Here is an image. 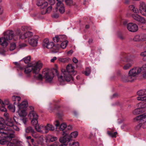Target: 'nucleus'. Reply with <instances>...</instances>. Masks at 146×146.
<instances>
[{"label":"nucleus","mask_w":146,"mask_h":146,"mask_svg":"<svg viewBox=\"0 0 146 146\" xmlns=\"http://www.w3.org/2000/svg\"><path fill=\"white\" fill-rule=\"evenodd\" d=\"M74 68L71 64H68L66 67V70L61 69L62 75L58 77L59 81L62 82L65 81L67 82L73 81L72 75H75L76 73V72L74 70Z\"/></svg>","instance_id":"1"},{"label":"nucleus","mask_w":146,"mask_h":146,"mask_svg":"<svg viewBox=\"0 0 146 146\" xmlns=\"http://www.w3.org/2000/svg\"><path fill=\"white\" fill-rule=\"evenodd\" d=\"M141 71V68L134 67L129 71L128 76H123L122 77L121 80L124 82H133L134 81L135 78L140 74Z\"/></svg>","instance_id":"2"},{"label":"nucleus","mask_w":146,"mask_h":146,"mask_svg":"<svg viewBox=\"0 0 146 146\" xmlns=\"http://www.w3.org/2000/svg\"><path fill=\"white\" fill-rule=\"evenodd\" d=\"M43 64L40 61H34L32 62L29 67L23 68L22 70H24V73L29 76L31 71L34 74H38L40 70L42 68Z\"/></svg>","instance_id":"3"},{"label":"nucleus","mask_w":146,"mask_h":146,"mask_svg":"<svg viewBox=\"0 0 146 146\" xmlns=\"http://www.w3.org/2000/svg\"><path fill=\"white\" fill-rule=\"evenodd\" d=\"M3 139L0 140V144L1 145H6L7 146H21V142L15 139L13 134L7 136Z\"/></svg>","instance_id":"4"},{"label":"nucleus","mask_w":146,"mask_h":146,"mask_svg":"<svg viewBox=\"0 0 146 146\" xmlns=\"http://www.w3.org/2000/svg\"><path fill=\"white\" fill-rule=\"evenodd\" d=\"M15 34L13 32L10 30L6 31L4 33V36L0 38V44L3 46L6 47L8 45L7 40H10L13 38L14 40L15 39Z\"/></svg>","instance_id":"5"},{"label":"nucleus","mask_w":146,"mask_h":146,"mask_svg":"<svg viewBox=\"0 0 146 146\" xmlns=\"http://www.w3.org/2000/svg\"><path fill=\"white\" fill-rule=\"evenodd\" d=\"M138 106V108L133 111L134 114H139L146 111V103L141 102L139 104Z\"/></svg>","instance_id":"6"},{"label":"nucleus","mask_w":146,"mask_h":146,"mask_svg":"<svg viewBox=\"0 0 146 146\" xmlns=\"http://www.w3.org/2000/svg\"><path fill=\"white\" fill-rule=\"evenodd\" d=\"M43 74L44 77L47 82H50L52 81L54 76V75L51 70H46L43 72Z\"/></svg>","instance_id":"7"},{"label":"nucleus","mask_w":146,"mask_h":146,"mask_svg":"<svg viewBox=\"0 0 146 146\" xmlns=\"http://www.w3.org/2000/svg\"><path fill=\"white\" fill-rule=\"evenodd\" d=\"M21 33L20 31L18 30L15 32V36L16 38H17L18 36L19 35L20 38L21 39H24L26 38L31 36L33 35V33L31 32L28 31L26 32L22 35H21Z\"/></svg>","instance_id":"8"},{"label":"nucleus","mask_w":146,"mask_h":146,"mask_svg":"<svg viewBox=\"0 0 146 146\" xmlns=\"http://www.w3.org/2000/svg\"><path fill=\"white\" fill-rule=\"evenodd\" d=\"M137 94L139 96L137 98L138 100L145 101L146 100V90H141L138 91Z\"/></svg>","instance_id":"9"},{"label":"nucleus","mask_w":146,"mask_h":146,"mask_svg":"<svg viewBox=\"0 0 146 146\" xmlns=\"http://www.w3.org/2000/svg\"><path fill=\"white\" fill-rule=\"evenodd\" d=\"M127 28L128 30L131 32H135L138 30L137 25L133 23H129L127 25Z\"/></svg>","instance_id":"10"},{"label":"nucleus","mask_w":146,"mask_h":146,"mask_svg":"<svg viewBox=\"0 0 146 146\" xmlns=\"http://www.w3.org/2000/svg\"><path fill=\"white\" fill-rule=\"evenodd\" d=\"M38 38V36H35L29 39V42L30 45L33 46H36L37 45Z\"/></svg>","instance_id":"11"},{"label":"nucleus","mask_w":146,"mask_h":146,"mask_svg":"<svg viewBox=\"0 0 146 146\" xmlns=\"http://www.w3.org/2000/svg\"><path fill=\"white\" fill-rule=\"evenodd\" d=\"M68 43V41L67 40H66L63 42L61 43L60 45L59 44H57L55 46V47H56V50L53 51V52L54 53H56L58 52V50L60 49V48H62L64 49L66 48L67 45Z\"/></svg>","instance_id":"12"},{"label":"nucleus","mask_w":146,"mask_h":146,"mask_svg":"<svg viewBox=\"0 0 146 146\" xmlns=\"http://www.w3.org/2000/svg\"><path fill=\"white\" fill-rule=\"evenodd\" d=\"M62 135L63 137H60L59 139V141L60 143L64 144L67 141H70V139L69 138H68V136L67 133L63 132Z\"/></svg>","instance_id":"13"},{"label":"nucleus","mask_w":146,"mask_h":146,"mask_svg":"<svg viewBox=\"0 0 146 146\" xmlns=\"http://www.w3.org/2000/svg\"><path fill=\"white\" fill-rule=\"evenodd\" d=\"M29 108L31 110L30 112L29 115V117H30L32 119H38V115L36 112L34 110V107L32 106H30Z\"/></svg>","instance_id":"14"},{"label":"nucleus","mask_w":146,"mask_h":146,"mask_svg":"<svg viewBox=\"0 0 146 146\" xmlns=\"http://www.w3.org/2000/svg\"><path fill=\"white\" fill-rule=\"evenodd\" d=\"M56 8L58 9L59 12L62 14L64 13L65 11V9L63 3L58 1L56 4Z\"/></svg>","instance_id":"15"},{"label":"nucleus","mask_w":146,"mask_h":146,"mask_svg":"<svg viewBox=\"0 0 146 146\" xmlns=\"http://www.w3.org/2000/svg\"><path fill=\"white\" fill-rule=\"evenodd\" d=\"M132 17L135 20L141 23H145V20L143 17L138 14H133L132 15Z\"/></svg>","instance_id":"16"},{"label":"nucleus","mask_w":146,"mask_h":146,"mask_svg":"<svg viewBox=\"0 0 146 146\" xmlns=\"http://www.w3.org/2000/svg\"><path fill=\"white\" fill-rule=\"evenodd\" d=\"M66 39V36L64 35H56L53 38V40L55 42H63Z\"/></svg>","instance_id":"17"},{"label":"nucleus","mask_w":146,"mask_h":146,"mask_svg":"<svg viewBox=\"0 0 146 146\" xmlns=\"http://www.w3.org/2000/svg\"><path fill=\"white\" fill-rule=\"evenodd\" d=\"M4 127V125H2V126L1 125L0 123V137H1V136L3 135H7V136L10 135L12 134L9 132H7V129L6 128Z\"/></svg>","instance_id":"18"},{"label":"nucleus","mask_w":146,"mask_h":146,"mask_svg":"<svg viewBox=\"0 0 146 146\" xmlns=\"http://www.w3.org/2000/svg\"><path fill=\"white\" fill-rule=\"evenodd\" d=\"M36 5L38 6H41L42 8L44 9L47 6L48 3L44 0H38Z\"/></svg>","instance_id":"19"},{"label":"nucleus","mask_w":146,"mask_h":146,"mask_svg":"<svg viewBox=\"0 0 146 146\" xmlns=\"http://www.w3.org/2000/svg\"><path fill=\"white\" fill-rule=\"evenodd\" d=\"M134 119L136 121H140L146 122V113L141 114L137 116Z\"/></svg>","instance_id":"20"},{"label":"nucleus","mask_w":146,"mask_h":146,"mask_svg":"<svg viewBox=\"0 0 146 146\" xmlns=\"http://www.w3.org/2000/svg\"><path fill=\"white\" fill-rule=\"evenodd\" d=\"M6 123L7 126L5 128L9 127V129L10 128H12V126L14 124L13 119L11 117L8 118L6 120Z\"/></svg>","instance_id":"21"},{"label":"nucleus","mask_w":146,"mask_h":146,"mask_svg":"<svg viewBox=\"0 0 146 146\" xmlns=\"http://www.w3.org/2000/svg\"><path fill=\"white\" fill-rule=\"evenodd\" d=\"M146 9V5L145 3L143 2H141L140 3L139 10L140 13L142 15L143 12Z\"/></svg>","instance_id":"22"},{"label":"nucleus","mask_w":146,"mask_h":146,"mask_svg":"<svg viewBox=\"0 0 146 146\" xmlns=\"http://www.w3.org/2000/svg\"><path fill=\"white\" fill-rule=\"evenodd\" d=\"M9 127H8L6 128L7 129V132H9L11 133H13L14 135V137H15V135L14 134V131L13 130V129H14V130L18 131L19 130V128L16 125H13L12 126V128H10L9 129Z\"/></svg>","instance_id":"23"},{"label":"nucleus","mask_w":146,"mask_h":146,"mask_svg":"<svg viewBox=\"0 0 146 146\" xmlns=\"http://www.w3.org/2000/svg\"><path fill=\"white\" fill-rule=\"evenodd\" d=\"M146 36V35H136L133 38V40L135 41H138L142 40H145L146 39L144 38L145 36Z\"/></svg>","instance_id":"24"},{"label":"nucleus","mask_w":146,"mask_h":146,"mask_svg":"<svg viewBox=\"0 0 146 146\" xmlns=\"http://www.w3.org/2000/svg\"><path fill=\"white\" fill-rule=\"evenodd\" d=\"M28 102L26 101L23 102L20 104L18 105L19 109H24L28 106Z\"/></svg>","instance_id":"25"},{"label":"nucleus","mask_w":146,"mask_h":146,"mask_svg":"<svg viewBox=\"0 0 146 146\" xmlns=\"http://www.w3.org/2000/svg\"><path fill=\"white\" fill-rule=\"evenodd\" d=\"M12 99L13 101H14V104H19V102L21 100V98L20 96H14L12 97Z\"/></svg>","instance_id":"26"},{"label":"nucleus","mask_w":146,"mask_h":146,"mask_svg":"<svg viewBox=\"0 0 146 146\" xmlns=\"http://www.w3.org/2000/svg\"><path fill=\"white\" fill-rule=\"evenodd\" d=\"M52 8V6H49L47 9H44L41 11V13L42 14H45L47 13H49L50 12Z\"/></svg>","instance_id":"27"},{"label":"nucleus","mask_w":146,"mask_h":146,"mask_svg":"<svg viewBox=\"0 0 146 146\" xmlns=\"http://www.w3.org/2000/svg\"><path fill=\"white\" fill-rule=\"evenodd\" d=\"M54 44V42H50L45 47L48 49H51L54 47L53 49H55L54 51L56 50V47H55ZM53 51H54L53 50ZM53 51V50H52Z\"/></svg>","instance_id":"28"},{"label":"nucleus","mask_w":146,"mask_h":146,"mask_svg":"<svg viewBox=\"0 0 146 146\" xmlns=\"http://www.w3.org/2000/svg\"><path fill=\"white\" fill-rule=\"evenodd\" d=\"M18 112L19 115L21 116H25L27 115L26 111L24 110V109H19Z\"/></svg>","instance_id":"29"},{"label":"nucleus","mask_w":146,"mask_h":146,"mask_svg":"<svg viewBox=\"0 0 146 146\" xmlns=\"http://www.w3.org/2000/svg\"><path fill=\"white\" fill-rule=\"evenodd\" d=\"M78 132L77 131H74L71 133L69 136L70 139H71V138H76L78 136Z\"/></svg>","instance_id":"30"},{"label":"nucleus","mask_w":146,"mask_h":146,"mask_svg":"<svg viewBox=\"0 0 146 146\" xmlns=\"http://www.w3.org/2000/svg\"><path fill=\"white\" fill-rule=\"evenodd\" d=\"M17 46L15 43L14 42H11L10 44L9 50L11 51H13L15 49Z\"/></svg>","instance_id":"31"},{"label":"nucleus","mask_w":146,"mask_h":146,"mask_svg":"<svg viewBox=\"0 0 146 146\" xmlns=\"http://www.w3.org/2000/svg\"><path fill=\"white\" fill-rule=\"evenodd\" d=\"M107 133L109 136L113 138H116L117 134V132H115L113 133L110 131H108Z\"/></svg>","instance_id":"32"},{"label":"nucleus","mask_w":146,"mask_h":146,"mask_svg":"<svg viewBox=\"0 0 146 146\" xmlns=\"http://www.w3.org/2000/svg\"><path fill=\"white\" fill-rule=\"evenodd\" d=\"M141 68L143 71V76L144 78L146 79V64H143Z\"/></svg>","instance_id":"33"},{"label":"nucleus","mask_w":146,"mask_h":146,"mask_svg":"<svg viewBox=\"0 0 146 146\" xmlns=\"http://www.w3.org/2000/svg\"><path fill=\"white\" fill-rule=\"evenodd\" d=\"M42 125H39V124L35 126V128L36 130L38 132H42Z\"/></svg>","instance_id":"34"},{"label":"nucleus","mask_w":146,"mask_h":146,"mask_svg":"<svg viewBox=\"0 0 146 146\" xmlns=\"http://www.w3.org/2000/svg\"><path fill=\"white\" fill-rule=\"evenodd\" d=\"M38 144L41 145H43L44 144V139L43 137L40 136L39 138Z\"/></svg>","instance_id":"35"},{"label":"nucleus","mask_w":146,"mask_h":146,"mask_svg":"<svg viewBox=\"0 0 146 146\" xmlns=\"http://www.w3.org/2000/svg\"><path fill=\"white\" fill-rule=\"evenodd\" d=\"M34 131V129L30 126L27 127L25 129L26 132L27 133H32Z\"/></svg>","instance_id":"36"},{"label":"nucleus","mask_w":146,"mask_h":146,"mask_svg":"<svg viewBox=\"0 0 146 146\" xmlns=\"http://www.w3.org/2000/svg\"><path fill=\"white\" fill-rule=\"evenodd\" d=\"M129 8L130 10L132 11L134 13H137L138 12V9L135 8L133 5H130L129 6Z\"/></svg>","instance_id":"37"},{"label":"nucleus","mask_w":146,"mask_h":146,"mask_svg":"<svg viewBox=\"0 0 146 146\" xmlns=\"http://www.w3.org/2000/svg\"><path fill=\"white\" fill-rule=\"evenodd\" d=\"M47 129H48V131H53L54 130V127L52 125L50 124H48L46 125Z\"/></svg>","instance_id":"38"},{"label":"nucleus","mask_w":146,"mask_h":146,"mask_svg":"<svg viewBox=\"0 0 146 146\" xmlns=\"http://www.w3.org/2000/svg\"><path fill=\"white\" fill-rule=\"evenodd\" d=\"M142 126L143 128H146V122H143V124L141 123H139L137 126V128L139 129Z\"/></svg>","instance_id":"39"},{"label":"nucleus","mask_w":146,"mask_h":146,"mask_svg":"<svg viewBox=\"0 0 146 146\" xmlns=\"http://www.w3.org/2000/svg\"><path fill=\"white\" fill-rule=\"evenodd\" d=\"M31 57L30 56H28L27 57H25L23 59V60L25 63L26 64H28L31 61Z\"/></svg>","instance_id":"40"},{"label":"nucleus","mask_w":146,"mask_h":146,"mask_svg":"<svg viewBox=\"0 0 146 146\" xmlns=\"http://www.w3.org/2000/svg\"><path fill=\"white\" fill-rule=\"evenodd\" d=\"M48 138L51 142H53L57 139V138L56 137L51 135L48 136Z\"/></svg>","instance_id":"41"},{"label":"nucleus","mask_w":146,"mask_h":146,"mask_svg":"<svg viewBox=\"0 0 146 146\" xmlns=\"http://www.w3.org/2000/svg\"><path fill=\"white\" fill-rule=\"evenodd\" d=\"M38 119H32L31 121V123L32 125L34 126L35 127L36 125L38 124L37 121Z\"/></svg>","instance_id":"42"},{"label":"nucleus","mask_w":146,"mask_h":146,"mask_svg":"<svg viewBox=\"0 0 146 146\" xmlns=\"http://www.w3.org/2000/svg\"><path fill=\"white\" fill-rule=\"evenodd\" d=\"M9 103V100L7 99L5 100L4 102L1 100L0 99V103L1 105H3L4 106L5 105H8Z\"/></svg>","instance_id":"43"},{"label":"nucleus","mask_w":146,"mask_h":146,"mask_svg":"<svg viewBox=\"0 0 146 146\" xmlns=\"http://www.w3.org/2000/svg\"><path fill=\"white\" fill-rule=\"evenodd\" d=\"M50 42L49 40L47 38L45 39L42 43V46L44 47H45Z\"/></svg>","instance_id":"44"},{"label":"nucleus","mask_w":146,"mask_h":146,"mask_svg":"<svg viewBox=\"0 0 146 146\" xmlns=\"http://www.w3.org/2000/svg\"><path fill=\"white\" fill-rule=\"evenodd\" d=\"M67 127L66 124L65 123H62L60 126L59 129L60 130L63 131Z\"/></svg>","instance_id":"45"},{"label":"nucleus","mask_w":146,"mask_h":146,"mask_svg":"<svg viewBox=\"0 0 146 146\" xmlns=\"http://www.w3.org/2000/svg\"><path fill=\"white\" fill-rule=\"evenodd\" d=\"M8 108L12 112H14L15 111V106L12 104H10L8 106Z\"/></svg>","instance_id":"46"},{"label":"nucleus","mask_w":146,"mask_h":146,"mask_svg":"<svg viewBox=\"0 0 146 146\" xmlns=\"http://www.w3.org/2000/svg\"><path fill=\"white\" fill-rule=\"evenodd\" d=\"M32 136L35 138H39L40 136L39 134L35 131L31 133Z\"/></svg>","instance_id":"47"},{"label":"nucleus","mask_w":146,"mask_h":146,"mask_svg":"<svg viewBox=\"0 0 146 146\" xmlns=\"http://www.w3.org/2000/svg\"><path fill=\"white\" fill-rule=\"evenodd\" d=\"M70 146H79V143L78 141H75L69 143Z\"/></svg>","instance_id":"48"},{"label":"nucleus","mask_w":146,"mask_h":146,"mask_svg":"<svg viewBox=\"0 0 146 146\" xmlns=\"http://www.w3.org/2000/svg\"><path fill=\"white\" fill-rule=\"evenodd\" d=\"M131 66L132 64L130 63H129L124 65L123 67V68L124 70H127L129 69Z\"/></svg>","instance_id":"49"},{"label":"nucleus","mask_w":146,"mask_h":146,"mask_svg":"<svg viewBox=\"0 0 146 146\" xmlns=\"http://www.w3.org/2000/svg\"><path fill=\"white\" fill-rule=\"evenodd\" d=\"M91 72V70L90 68L88 67L86 68L85 71V74L86 76H88Z\"/></svg>","instance_id":"50"},{"label":"nucleus","mask_w":146,"mask_h":146,"mask_svg":"<svg viewBox=\"0 0 146 146\" xmlns=\"http://www.w3.org/2000/svg\"><path fill=\"white\" fill-rule=\"evenodd\" d=\"M13 120H14V121L17 124H20V123H19L20 121V119L18 118L15 116H14L13 117Z\"/></svg>","instance_id":"51"},{"label":"nucleus","mask_w":146,"mask_h":146,"mask_svg":"<svg viewBox=\"0 0 146 146\" xmlns=\"http://www.w3.org/2000/svg\"><path fill=\"white\" fill-rule=\"evenodd\" d=\"M140 55L143 57V60L144 61H146V51L141 52Z\"/></svg>","instance_id":"52"},{"label":"nucleus","mask_w":146,"mask_h":146,"mask_svg":"<svg viewBox=\"0 0 146 146\" xmlns=\"http://www.w3.org/2000/svg\"><path fill=\"white\" fill-rule=\"evenodd\" d=\"M65 2L68 5L71 6L73 5V1L72 0H66Z\"/></svg>","instance_id":"53"},{"label":"nucleus","mask_w":146,"mask_h":146,"mask_svg":"<svg viewBox=\"0 0 146 146\" xmlns=\"http://www.w3.org/2000/svg\"><path fill=\"white\" fill-rule=\"evenodd\" d=\"M36 78L37 80L40 81H42L43 79L42 76L40 74H39Z\"/></svg>","instance_id":"54"},{"label":"nucleus","mask_w":146,"mask_h":146,"mask_svg":"<svg viewBox=\"0 0 146 146\" xmlns=\"http://www.w3.org/2000/svg\"><path fill=\"white\" fill-rule=\"evenodd\" d=\"M44 131L45 133H48V129H47V127L46 126H43L42 125V132Z\"/></svg>","instance_id":"55"},{"label":"nucleus","mask_w":146,"mask_h":146,"mask_svg":"<svg viewBox=\"0 0 146 146\" xmlns=\"http://www.w3.org/2000/svg\"><path fill=\"white\" fill-rule=\"evenodd\" d=\"M27 46V44L25 43H22L20 44L19 46L18 47L19 48H23L26 47Z\"/></svg>","instance_id":"56"},{"label":"nucleus","mask_w":146,"mask_h":146,"mask_svg":"<svg viewBox=\"0 0 146 146\" xmlns=\"http://www.w3.org/2000/svg\"><path fill=\"white\" fill-rule=\"evenodd\" d=\"M2 105V106L0 107V109L1 111H3V112H5L7 111V110L5 108V106H4L3 105Z\"/></svg>","instance_id":"57"},{"label":"nucleus","mask_w":146,"mask_h":146,"mask_svg":"<svg viewBox=\"0 0 146 146\" xmlns=\"http://www.w3.org/2000/svg\"><path fill=\"white\" fill-rule=\"evenodd\" d=\"M5 122V120L2 117H0V123L1 124V125L2 126L3 125H4Z\"/></svg>","instance_id":"58"},{"label":"nucleus","mask_w":146,"mask_h":146,"mask_svg":"<svg viewBox=\"0 0 146 146\" xmlns=\"http://www.w3.org/2000/svg\"><path fill=\"white\" fill-rule=\"evenodd\" d=\"M90 144L91 145L93 146H96L97 144V143L94 141H93L91 142Z\"/></svg>","instance_id":"59"},{"label":"nucleus","mask_w":146,"mask_h":146,"mask_svg":"<svg viewBox=\"0 0 146 146\" xmlns=\"http://www.w3.org/2000/svg\"><path fill=\"white\" fill-rule=\"evenodd\" d=\"M51 5H54L55 3V0H47Z\"/></svg>","instance_id":"60"},{"label":"nucleus","mask_w":146,"mask_h":146,"mask_svg":"<svg viewBox=\"0 0 146 146\" xmlns=\"http://www.w3.org/2000/svg\"><path fill=\"white\" fill-rule=\"evenodd\" d=\"M15 64L18 66V67L21 70H22L23 69V68L17 62H15L14 63Z\"/></svg>","instance_id":"61"},{"label":"nucleus","mask_w":146,"mask_h":146,"mask_svg":"<svg viewBox=\"0 0 146 146\" xmlns=\"http://www.w3.org/2000/svg\"><path fill=\"white\" fill-rule=\"evenodd\" d=\"M20 121H22L23 123L25 124H26L27 122V119L25 118H23L22 119H20Z\"/></svg>","instance_id":"62"},{"label":"nucleus","mask_w":146,"mask_h":146,"mask_svg":"<svg viewBox=\"0 0 146 146\" xmlns=\"http://www.w3.org/2000/svg\"><path fill=\"white\" fill-rule=\"evenodd\" d=\"M59 145V143L55 142L53 143L51 145V146H58Z\"/></svg>","instance_id":"63"},{"label":"nucleus","mask_w":146,"mask_h":146,"mask_svg":"<svg viewBox=\"0 0 146 146\" xmlns=\"http://www.w3.org/2000/svg\"><path fill=\"white\" fill-rule=\"evenodd\" d=\"M59 61L62 62H65L66 61V58H60L59 59Z\"/></svg>","instance_id":"64"}]
</instances>
